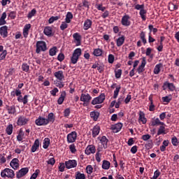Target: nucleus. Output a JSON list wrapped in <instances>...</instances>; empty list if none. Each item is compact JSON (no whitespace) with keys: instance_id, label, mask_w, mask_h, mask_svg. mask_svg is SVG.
I'll list each match as a JSON object with an SVG mask.
<instances>
[{"instance_id":"nucleus-60","label":"nucleus","mask_w":179,"mask_h":179,"mask_svg":"<svg viewBox=\"0 0 179 179\" xmlns=\"http://www.w3.org/2000/svg\"><path fill=\"white\" fill-rule=\"evenodd\" d=\"M40 173L39 169H36L35 171V173H34L30 177V179H36L38 176V174Z\"/></svg>"},{"instance_id":"nucleus-36","label":"nucleus","mask_w":179,"mask_h":179,"mask_svg":"<svg viewBox=\"0 0 179 179\" xmlns=\"http://www.w3.org/2000/svg\"><path fill=\"white\" fill-rule=\"evenodd\" d=\"M110 166H111V164L108 161H107L106 159H104L103 161V162H102V169L103 170H108L110 169Z\"/></svg>"},{"instance_id":"nucleus-43","label":"nucleus","mask_w":179,"mask_h":179,"mask_svg":"<svg viewBox=\"0 0 179 179\" xmlns=\"http://www.w3.org/2000/svg\"><path fill=\"white\" fill-rule=\"evenodd\" d=\"M22 69L24 72L29 73L30 71V66L27 63H22Z\"/></svg>"},{"instance_id":"nucleus-31","label":"nucleus","mask_w":179,"mask_h":179,"mask_svg":"<svg viewBox=\"0 0 179 179\" xmlns=\"http://www.w3.org/2000/svg\"><path fill=\"white\" fill-rule=\"evenodd\" d=\"M125 43V36H122L121 37L118 38L116 41V44L117 47H121Z\"/></svg>"},{"instance_id":"nucleus-9","label":"nucleus","mask_w":179,"mask_h":179,"mask_svg":"<svg viewBox=\"0 0 179 179\" xmlns=\"http://www.w3.org/2000/svg\"><path fill=\"white\" fill-rule=\"evenodd\" d=\"M77 138H78V133L76 131H71L70 134L67 135L68 143H73V142L76 141Z\"/></svg>"},{"instance_id":"nucleus-18","label":"nucleus","mask_w":179,"mask_h":179,"mask_svg":"<svg viewBox=\"0 0 179 179\" xmlns=\"http://www.w3.org/2000/svg\"><path fill=\"white\" fill-rule=\"evenodd\" d=\"M93 24V21L90 19H87L84 22L83 24V30H89V29H92V25Z\"/></svg>"},{"instance_id":"nucleus-4","label":"nucleus","mask_w":179,"mask_h":179,"mask_svg":"<svg viewBox=\"0 0 179 179\" xmlns=\"http://www.w3.org/2000/svg\"><path fill=\"white\" fill-rule=\"evenodd\" d=\"M106 100V94L104 93L101 94L99 96L95 97L92 99L91 104L96 106V104H101Z\"/></svg>"},{"instance_id":"nucleus-40","label":"nucleus","mask_w":179,"mask_h":179,"mask_svg":"<svg viewBox=\"0 0 179 179\" xmlns=\"http://www.w3.org/2000/svg\"><path fill=\"white\" fill-rule=\"evenodd\" d=\"M140 38L142 40L144 45L148 43V41H146V33L143 31H142L140 34Z\"/></svg>"},{"instance_id":"nucleus-6","label":"nucleus","mask_w":179,"mask_h":179,"mask_svg":"<svg viewBox=\"0 0 179 179\" xmlns=\"http://www.w3.org/2000/svg\"><path fill=\"white\" fill-rule=\"evenodd\" d=\"M35 124L37 127H45V125H48L47 122V118L44 117L39 116L36 120Z\"/></svg>"},{"instance_id":"nucleus-1","label":"nucleus","mask_w":179,"mask_h":179,"mask_svg":"<svg viewBox=\"0 0 179 179\" xmlns=\"http://www.w3.org/2000/svg\"><path fill=\"white\" fill-rule=\"evenodd\" d=\"M80 55H82V49H76L71 57V64H73V65H75V64H78V61H79V57H80Z\"/></svg>"},{"instance_id":"nucleus-47","label":"nucleus","mask_w":179,"mask_h":179,"mask_svg":"<svg viewBox=\"0 0 179 179\" xmlns=\"http://www.w3.org/2000/svg\"><path fill=\"white\" fill-rule=\"evenodd\" d=\"M121 75H122V69L115 70V76L116 79H120V78H121Z\"/></svg>"},{"instance_id":"nucleus-19","label":"nucleus","mask_w":179,"mask_h":179,"mask_svg":"<svg viewBox=\"0 0 179 179\" xmlns=\"http://www.w3.org/2000/svg\"><path fill=\"white\" fill-rule=\"evenodd\" d=\"M6 110L8 111V114H16V106L15 105H6Z\"/></svg>"},{"instance_id":"nucleus-11","label":"nucleus","mask_w":179,"mask_h":179,"mask_svg":"<svg viewBox=\"0 0 179 179\" xmlns=\"http://www.w3.org/2000/svg\"><path fill=\"white\" fill-rule=\"evenodd\" d=\"M73 38L75 41V43L76 47H79V45H82V36L80 34L76 32L73 34Z\"/></svg>"},{"instance_id":"nucleus-16","label":"nucleus","mask_w":179,"mask_h":179,"mask_svg":"<svg viewBox=\"0 0 179 179\" xmlns=\"http://www.w3.org/2000/svg\"><path fill=\"white\" fill-rule=\"evenodd\" d=\"M85 155H92L96 153V146L93 145H88L85 149Z\"/></svg>"},{"instance_id":"nucleus-2","label":"nucleus","mask_w":179,"mask_h":179,"mask_svg":"<svg viewBox=\"0 0 179 179\" xmlns=\"http://www.w3.org/2000/svg\"><path fill=\"white\" fill-rule=\"evenodd\" d=\"M2 178H15V171L9 168H6L1 172Z\"/></svg>"},{"instance_id":"nucleus-35","label":"nucleus","mask_w":179,"mask_h":179,"mask_svg":"<svg viewBox=\"0 0 179 179\" xmlns=\"http://www.w3.org/2000/svg\"><path fill=\"white\" fill-rule=\"evenodd\" d=\"M157 136L160 135H166V127L164 125H161L158 129V131L157 133Z\"/></svg>"},{"instance_id":"nucleus-22","label":"nucleus","mask_w":179,"mask_h":179,"mask_svg":"<svg viewBox=\"0 0 179 179\" xmlns=\"http://www.w3.org/2000/svg\"><path fill=\"white\" fill-rule=\"evenodd\" d=\"M43 33L45 36H48V37H51L54 36L52 34V27H45L43 30Z\"/></svg>"},{"instance_id":"nucleus-56","label":"nucleus","mask_w":179,"mask_h":179,"mask_svg":"<svg viewBox=\"0 0 179 179\" xmlns=\"http://www.w3.org/2000/svg\"><path fill=\"white\" fill-rule=\"evenodd\" d=\"M171 143L173 146H178V138H177L176 136H173L171 138Z\"/></svg>"},{"instance_id":"nucleus-54","label":"nucleus","mask_w":179,"mask_h":179,"mask_svg":"<svg viewBox=\"0 0 179 179\" xmlns=\"http://www.w3.org/2000/svg\"><path fill=\"white\" fill-rule=\"evenodd\" d=\"M171 99H172L171 95H170L169 96H163L162 98L163 103H170V101Z\"/></svg>"},{"instance_id":"nucleus-63","label":"nucleus","mask_w":179,"mask_h":179,"mask_svg":"<svg viewBox=\"0 0 179 179\" xmlns=\"http://www.w3.org/2000/svg\"><path fill=\"white\" fill-rule=\"evenodd\" d=\"M86 171L87 174H92V173H93V166H92V165L87 166Z\"/></svg>"},{"instance_id":"nucleus-20","label":"nucleus","mask_w":179,"mask_h":179,"mask_svg":"<svg viewBox=\"0 0 179 179\" xmlns=\"http://www.w3.org/2000/svg\"><path fill=\"white\" fill-rule=\"evenodd\" d=\"M122 129V123H117L114 125H112L111 129L115 134H117L121 131Z\"/></svg>"},{"instance_id":"nucleus-7","label":"nucleus","mask_w":179,"mask_h":179,"mask_svg":"<svg viewBox=\"0 0 179 179\" xmlns=\"http://www.w3.org/2000/svg\"><path fill=\"white\" fill-rule=\"evenodd\" d=\"M29 121H30V119L27 118L24 115L18 116L17 125L19 127H23V125H26Z\"/></svg>"},{"instance_id":"nucleus-61","label":"nucleus","mask_w":179,"mask_h":179,"mask_svg":"<svg viewBox=\"0 0 179 179\" xmlns=\"http://www.w3.org/2000/svg\"><path fill=\"white\" fill-rule=\"evenodd\" d=\"M95 7L98 10H101V12H104V10H106V7L103 6V4H96Z\"/></svg>"},{"instance_id":"nucleus-57","label":"nucleus","mask_w":179,"mask_h":179,"mask_svg":"<svg viewBox=\"0 0 179 179\" xmlns=\"http://www.w3.org/2000/svg\"><path fill=\"white\" fill-rule=\"evenodd\" d=\"M8 54V52L6 50H3L1 54H0V61H3L5 58H6V55Z\"/></svg>"},{"instance_id":"nucleus-34","label":"nucleus","mask_w":179,"mask_h":179,"mask_svg":"<svg viewBox=\"0 0 179 179\" xmlns=\"http://www.w3.org/2000/svg\"><path fill=\"white\" fill-rule=\"evenodd\" d=\"M100 116V113L92 111L90 113V117L94 120V121H97L99 120V117Z\"/></svg>"},{"instance_id":"nucleus-28","label":"nucleus","mask_w":179,"mask_h":179,"mask_svg":"<svg viewBox=\"0 0 179 179\" xmlns=\"http://www.w3.org/2000/svg\"><path fill=\"white\" fill-rule=\"evenodd\" d=\"M65 97H66V92L62 91L61 92L60 96L59 97L57 100V103L61 106L64 103V101L65 100Z\"/></svg>"},{"instance_id":"nucleus-53","label":"nucleus","mask_w":179,"mask_h":179,"mask_svg":"<svg viewBox=\"0 0 179 179\" xmlns=\"http://www.w3.org/2000/svg\"><path fill=\"white\" fill-rule=\"evenodd\" d=\"M145 148L148 150L152 149V148H153V141L149 140L148 141H147V143L145 144Z\"/></svg>"},{"instance_id":"nucleus-30","label":"nucleus","mask_w":179,"mask_h":179,"mask_svg":"<svg viewBox=\"0 0 179 179\" xmlns=\"http://www.w3.org/2000/svg\"><path fill=\"white\" fill-rule=\"evenodd\" d=\"M100 141L103 149H107V144L108 143V140L107 139V137H106V136H103Z\"/></svg>"},{"instance_id":"nucleus-10","label":"nucleus","mask_w":179,"mask_h":179,"mask_svg":"<svg viewBox=\"0 0 179 179\" xmlns=\"http://www.w3.org/2000/svg\"><path fill=\"white\" fill-rule=\"evenodd\" d=\"M162 88L163 90H166L167 89H169L170 92H174V90H176V85H174V83H169L166 81L164 83Z\"/></svg>"},{"instance_id":"nucleus-55","label":"nucleus","mask_w":179,"mask_h":179,"mask_svg":"<svg viewBox=\"0 0 179 179\" xmlns=\"http://www.w3.org/2000/svg\"><path fill=\"white\" fill-rule=\"evenodd\" d=\"M134 9L136 10H143V9H145V4H136L134 6Z\"/></svg>"},{"instance_id":"nucleus-12","label":"nucleus","mask_w":179,"mask_h":179,"mask_svg":"<svg viewBox=\"0 0 179 179\" xmlns=\"http://www.w3.org/2000/svg\"><path fill=\"white\" fill-rule=\"evenodd\" d=\"M65 166L68 169H75L78 166V162L75 159H69L65 162Z\"/></svg>"},{"instance_id":"nucleus-24","label":"nucleus","mask_w":179,"mask_h":179,"mask_svg":"<svg viewBox=\"0 0 179 179\" xmlns=\"http://www.w3.org/2000/svg\"><path fill=\"white\" fill-rule=\"evenodd\" d=\"M31 28V24H27L24 25V29H23V36L24 38H27L29 36V30Z\"/></svg>"},{"instance_id":"nucleus-14","label":"nucleus","mask_w":179,"mask_h":179,"mask_svg":"<svg viewBox=\"0 0 179 179\" xmlns=\"http://www.w3.org/2000/svg\"><path fill=\"white\" fill-rule=\"evenodd\" d=\"M145 66H146V57H143L141 64L137 69V72L139 75H141L142 72L145 71Z\"/></svg>"},{"instance_id":"nucleus-29","label":"nucleus","mask_w":179,"mask_h":179,"mask_svg":"<svg viewBox=\"0 0 179 179\" xmlns=\"http://www.w3.org/2000/svg\"><path fill=\"white\" fill-rule=\"evenodd\" d=\"M100 134V126L96 125L92 129V136L96 138Z\"/></svg>"},{"instance_id":"nucleus-15","label":"nucleus","mask_w":179,"mask_h":179,"mask_svg":"<svg viewBox=\"0 0 179 179\" xmlns=\"http://www.w3.org/2000/svg\"><path fill=\"white\" fill-rule=\"evenodd\" d=\"M10 166L13 169V170H17L20 166V164H19V159L13 158L10 163Z\"/></svg>"},{"instance_id":"nucleus-38","label":"nucleus","mask_w":179,"mask_h":179,"mask_svg":"<svg viewBox=\"0 0 179 179\" xmlns=\"http://www.w3.org/2000/svg\"><path fill=\"white\" fill-rule=\"evenodd\" d=\"M72 19H73V14L71 12H68L65 18L66 23H71V20H72Z\"/></svg>"},{"instance_id":"nucleus-45","label":"nucleus","mask_w":179,"mask_h":179,"mask_svg":"<svg viewBox=\"0 0 179 179\" xmlns=\"http://www.w3.org/2000/svg\"><path fill=\"white\" fill-rule=\"evenodd\" d=\"M50 146V138H45L43 140V149H48V147Z\"/></svg>"},{"instance_id":"nucleus-39","label":"nucleus","mask_w":179,"mask_h":179,"mask_svg":"<svg viewBox=\"0 0 179 179\" xmlns=\"http://www.w3.org/2000/svg\"><path fill=\"white\" fill-rule=\"evenodd\" d=\"M93 55L94 57H101L103 55V50L96 48L94 50Z\"/></svg>"},{"instance_id":"nucleus-51","label":"nucleus","mask_w":179,"mask_h":179,"mask_svg":"<svg viewBox=\"0 0 179 179\" xmlns=\"http://www.w3.org/2000/svg\"><path fill=\"white\" fill-rule=\"evenodd\" d=\"M23 135H24V134L23 133V131H22L21 129L20 131V133L17 136V141H18V142H22L23 141Z\"/></svg>"},{"instance_id":"nucleus-23","label":"nucleus","mask_w":179,"mask_h":179,"mask_svg":"<svg viewBox=\"0 0 179 179\" xmlns=\"http://www.w3.org/2000/svg\"><path fill=\"white\" fill-rule=\"evenodd\" d=\"M48 124H54L55 122V115L53 113H50L48 115V118H46Z\"/></svg>"},{"instance_id":"nucleus-32","label":"nucleus","mask_w":179,"mask_h":179,"mask_svg":"<svg viewBox=\"0 0 179 179\" xmlns=\"http://www.w3.org/2000/svg\"><path fill=\"white\" fill-rule=\"evenodd\" d=\"M6 12H3L0 17V26L6 24V20H5V19H6Z\"/></svg>"},{"instance_id":"nucleus-52","label":"nucleus","mask_w":179,"mask_h":179,"mask_svg":"<svg viewBox=\"0 0 179 179\" xmlns=\"http://www.w3.org/2000/svg\"><path fill=\"white\" fill-rule=\"evenodd\" d=\"M69 115H71V108H67L64 110V116L66 118H69Z\"/></svg>"},{"instance_id":"nucleus-62","label":"nucleus","mask_w":179,"mask_h":179,"mask_svg":"<svg viewBox=\"0 0 179 179\" xmlns=\"http://www.w3.org/2000/svg\"><path fill=\"white\" fill-rule=\"evenodd\" d=\"M114 59H115V57L113 56V55L110 54L108 57L109 64H114Z\"/></svg>"},{"instance_id":"nucleus-25","label":"nucleus","mask_w":179,"mask_h":179,"mask_svg":"<svg viewBox=\"0 0 179 179\" xmlns=\"http://www.w3.org/2000/svg\"><path fill=\"white\" fill-rule=\"evenodd\" d=\"M40 148V140L36 139L31 148V152L34 153Z\"/></svg>"},{"instance_id":"nucleus-33","label":"nucleus","mask_w":179,"mask_h":179,"mask_svg":"<svg viewBox=\"0 0 179 179\" xmlns=\"http://www.w3.org/2000/svg\"><path fill=\"white\" fill-rule=\"evenodd\" d=\"M160 68H163V64L159 63L157 64L154 68L155 75H159L160 73Z\"/></svg>"},{"instance_id":"nucleus-21","label":"nucleus","mask_w":179,"mask_h":179,"mask_svg":"<svg viewBox=\"0 0 179 179\" xmlns=\"http://www.w3.org/2000/svg\"><path fill=\"white\" fill-rule=\"evenodd\" d=\"M54 76L57 79V80H64L65 79V76L64 75V71H58L54 73Z\"/></svg>"},{"instance_id":"nucleus-17","label":"nucleus","mask_w":179,"mask_h":179,"mask_svg":"<svg viewBox=\"0 0 179 179\" xmlns=\"http://www.w3.org/2000/svg\"><path fill=\"white\" fill-rule=\"evenodd\" d=\"M0 35L3 38H6V37H8V26L4 25L0 27Z\"/></svg>"},{"instance_id":"nucleus-58","label":"nucleus","mask_w":179,"mask_h":179,"mask_svg":"<svg viewBox=\"0 0 179 179\" xmlns=\"http://www.w3.org/2000/svg\"><path fill=\"white\" fill-rule=\"evenodd\" d=\"M66 29H68V24L66 21L62 22L60 25V30H62V31H64V30H65Z\"/></svg>"},{"instance_id":"nucleus-13","label":"nucleus","mask_w":179,"mask_h":179,"mask_svg":"<svg viewBox=\"0 0 179 179\" xmlns=\"http://www.w3.org/2000/svg\"><path fill=\"white\" fill-rule=\"evenodd\" d=\"M131 17L128 15H125L122 17L121 24L122 26H125L128 27V26H131V21H129Z\"/></svg>"},{"instance_id":"nucleus-49","label":"nucleus","mask_w":179,"mask_h":179,"mask_svg":"<svg viewBox=\"0 0 179 179\" xmlns=\"http://www.w3.org/2000/svg\"><path fill=\"white\" fill-rule=\"evenodd\" d=\"M55 85H56L57 87H59V89H62L64 87V83H62V80H56L55 81Z\"/></svg>"},{"instance_id":"nucleus-64","label":"nucleus","mask_w":179,"mask_h":179,"mask_svg":"<svg viewBox=\"0 0 179 179\" xmlns=\"http://www.w3.org/2000/svg\"><path fill=\"white\" fill-rule=\"evenodd\" d=\"M151 136L150 134H144L142 136L141 139L145 141H148L150 139Z\"/></svg>"},{"instance_id":"nucleus-41","label":"nucleus","mask_w":179,"mask_h":179,"mask_svg":"<svg viewBox=\"0 0 179 179\" xmlns=\"http://www.w3.org/2000/svg\"><path fill=\"white\" fill-rule=\"evenodd\" d=\"M6 132L7 135H12V133L13 132V125L12 124L8 125L6 129Z\"/></svg>"},{"instance_id":"nucleus-50","label":"nucleus","mask_w":179,"mask_h":179,"mask_svg":"<svg viewBox=\"0 0 179 179\" xmlns=\"http://www.w3.org/2000/svg\"><path fill=\"white\" fill-rule=\"evenodd\" d=\"M37 13V10H36V8L32 9L27 15V17L28 19H31L33 16H34V15H36Z\"/></svg>"},{"instance_id":"nucleus-46","label":"nucleus","mask_w":179,"mask_h":179,"mask_svg":"<svg viewBox=\"0 0 179 179\" xmlns=\"http://www.w3.org/2000/svg\"><path fill=\"white\" fill-rule=\"evenodd\" d=\"M76 179H86L85 173H81L79 171L76 172Z\"/></svg>"},{"instance_id":"nucleus-48","label":"nucleus","mask_w":179,"mask_h":179,"mask_svg":"<svg viewBox=\"0 0 179 179\" xmlns=\"http://www.w3.org/2000/svg\"><path fill=\"white\" fill-rule=\"evenodd\" d=\"M59 16H52L49 20H48V23L50 24H52L53 22H55L57 20H59Z\"/></svg>"},{"instance_id":"nucleus-59","label":"nucleus","mask_w":179,"mask_h":179,"mask_svg":"<svg viewBox=\"0 0 179 179\" xmlns=\"http://www.w3.org/2000/svg\"><path fill=\"white\" fill-rule=\"evenodd\" d=\"M69 150L71 153L75 154L76 153V145L75 144H71L69 145Z\"/></svg>"},{"instance_id":"nucleus-8","label":"nucleus","mask_w":179,"mask_h":179,"mask_svg":"<svg viewBox=\"0 0 179 179\" xmlns=\"http://www.w3.org/2000/svg\"><path fill=\"white\" fill-rule=\"evenodd\" d=\"M29 167H24L20 169L18 171L16 172V178H22L29 173Z\"/></svg>"},{"instance_id":"nucleus-44","label":"nucleus","mask_w":179,"mask_h":179,"mask_svg":"<svg viewBox=\"0 0 179 179\" xmlns=\"http://www.w3.org/2000/svg\"><path fill=\"white\" fill-rule=\"evenodd\" d=\"M120 90H121V85H117L116 87L115 90L114 94H113V99H117V97H118Z\"/></svg>"},{"instance_id":"nucleus-3","label":"nucleus","mask_w":179,"mask_h":179,"mask_svg":"<svg viewBox=\"0 0 179 179\" xmlns=\"http://www.w3.org/2000/svg\"><path fill=\"white\" fill-rule=\"evenodd\" d=\"M36 54H40L41 51L45 52L47 51V43L44 41H38L36 42Z\"/></svg>"},{"instance_id":"nucleus-5","label":"nucleus","mask_w":179,"mask_h":179,"mask_svg":"<svg viewBox=\"0 0 179 179\" xmlns=\"http://www.w3.org/2000/svg\"><path fill=\"white\" fill-rule=\"evenodd\" d=\"M80 101L84 102L83 106L84 107H86L89 103H90V101L92 100V96H90V94H81V96L80 97Z\"/></svg>"},{"instance_id":"nucleus-37","label":"nucleus","mask_w":179,"mask_h":179,"mask_svg":"<svg viewBox=\"0 0 179 179\" xmlns=\"http://www.w3.org/2000/svg\"><path fill=\"white\" fill-rule=\"evenodd\" d=\"M57 52H58V48H57V46L52 47L49 50V55H50V57L57 55Z\"/></svg>"},{"instance_id":"nucleus-26","label":"nucleus","mask_w":179,"mask_h":179,"mask_svg":"<svg viewBox=\"0 0 179 179\" xmlns=\"http://www.w3.org/2000/svg\"><path fill=\"white\" fill-rule=\"evenodd\" d=\"M138 122H142V124H146L148 122V120L145 117V113L142 110L139 111Z\"/></svg>"},{"instance_id":"nucleus-27","label":"nucleus","mask_w":179,"mask_h":179,"mask_svg":"<svg viewBox=\"0 0 179 179\" xmlns=\"http://www.w3.org/2000/svg\"><path fill=\"white\" fill-rule=\"evenodd\" d=\"M151 125L152 127H159V125H166V124H164L163 122H161L160 120L157 117L151 121Z\"/></svg>"},{"instance_id":"nucleus-42","label":"nucleus","mask_w":179,"mask_h":179,"mask_svg":"<svg viewBox=\"0 0 179 179\" xmlns=\"http://www.w3.org/2000/svg\"><path fill=\"white\" fill-rule=\"evenodd\" d=\"M147 10L144 9L140 10L139 12V15L142 19V20H143L145 22V20H146V13H147Z\"/></svg>"}]
</instances>
